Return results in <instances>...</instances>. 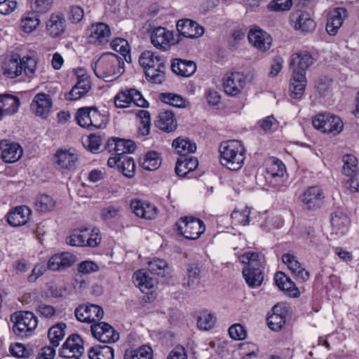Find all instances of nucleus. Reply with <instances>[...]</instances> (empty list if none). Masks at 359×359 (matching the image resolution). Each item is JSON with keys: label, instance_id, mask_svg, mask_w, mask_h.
<instances>
[{"label": "nucleus", "instance_id": "4d7b16f0", "mask_svg": "<svg viewBox=\"0 0 359 359\" xmlns=\"http://www.w3.org/2000/svg\"><path fill=\"white\" fill-rule=\"evenodd\" d=\"M40 20L36 13H29L22 20V27L25 32H32L39 25Z\"/></svg>", "mask_w": 359, "mask_h": 359}, {"label": "nucleus", "instance_id": "4be33fe9", "mask_svg": "<svg viewBox=\"0 0 359 359\" xmlns=\"http://www.w3.org/2000/svg\"><path fill=\"white\" fill-rule=\"evenodd\" d=\"M348 15V11L344 8H336L331 11L326 24V31L328 34L335 35Z\"/></svg>", "mask_w": 359, "mask_h": 359}, {"label": "nucleus", "instance_id": "393cba45", "mask_svg": "<svg viewBox=\"0 0 359 359\" xmlns=\"http://www.w3.org/2000/svg\"><path fill=\"white\" fill-rule=\"evenodd\" d=\"M31 210L25 205L18 206L11 210L7 215V222L11 226H20L29 220Z\"/></svg>", "mask_w": 359, "mask_h": 359}, {"label": "nucleus", "instance_id": "052dcab7", "mask_svg": "<svg viewBox=\"0 0 359 359\" xmlns=\"http://www.w3.org/2000/svg\"><path fill=\"white\" fill-rule=\"evenodd\" d=\"M53 0H32L31 7L32 11L36 13H46L52 7Z\"/></svg>", "mask_w": 359, "mask_h": 359}, {"label": "nucleus", "instance_id": "5701e85b", "mask_svg": "<svg viewBox=\"0 0 359 359\" xmlns=\"http://www.w3.org/2000/svg\"><path fill=\"white\" fill-rule=\"evenodd\" d=\"M55 163L60 170H72L76 167L78 154L73 149H60L55 155Z\"/></svg>", "mask_w": 359, "mask_h": 359}, {"label": "nucleus", "instance_id": "72a5a7b5", "mask_svg": "<svg viewBox=\"0 0 359 359\" xmlns=\"http://www.w3.org/2000/svg\"><path fill=\"white\" fill-rule=\"evenodd\" d=\"M156 126L161 130L167 133L175 130L177 128V121L174 114L170 111H163L159 113Z\"/></svg>", "mask_w": 359, "mask_h": 359}, {"label": "nucleus", "instance_id": "603ef678", "mask_svg": "<svg viewBox=\"0 0 359 359\" xmlns=\"http://www.w3.org/2000/svg\"><path fill=\"white\" fill-rule=\"evenodd\" d=\"M344 165L342 166V172L348 177H353L358 170V160L352 154H346L342 158Z\"/></svg>", "mask_w": 359, "mask_h": 359}, {"label": "nucleus", "instance_id": "49530a36", "mask_svg": "<svg viewBox=\"0 0 359 359\" xmlns=\"http://www.w3.org/2000/svg\"><path fill=\"white\" fill-rule=\"evenodd\" d=\"M200 273L201 270L196 264L188 265L183 285L189 287H195L200 283Z\"/></svg>", "mask_w": 359, "mask_h": 359}, {"label": "nucleus", "instance_id": "9b49d317", "mask_svg": "<svg viewBox=\"0 0 359 359\" xmlns=\"http://www.w3.org/2000/svg\"><path fill=\"white\" fill-rule=\"evenodd\" d=\"M315 62V58L307 51L293 54L290 58V69L293 74H304L306 76V69Z\"/></svg>", "mask_w": 359, "mask_h": 359}, {"label": "nucleus", "instance_id": "423d86ee", "mask_svg": "<svg viewBox=\"0 0 359 359\" xmlns=\"http://www.w3.org/2000/svg\"><path fill=\"white\" fill-rule=\"evenodd\" d=\"M76 119L79 125L88 130L102 128L105 121L104 116L93 107L79 109L76 114Z\"/></svg>", "mask_w": 359, "mask_h": 359}, {"label": "nucleus", "instance_id": "864d4df0", "mask_svg": "<svg viewBox=\"0 0 359 359\" xmlns=\"http://www.w3.org/2000/svg\"><path fill=\"white\" fill-rule=\"evenodd\" d=\"M250 210L245 207L243 210H239L235 209L231 215L232 222L235 225L241 224L246 226L250 223Z\"/></svg>", "mask_w": 359, "mask_h": 359}, {"label": "nucleus", "instance_id": "ea45409f", "mask_svg": "<svg viewBox=\"0 0 359 359\" xmlns=\"http://www.w3.org/2000/svg\"><path fill=\"white\" fill-rule=\"evenodd\" d=\"M0 104L4 116L11 115L18 111L20 105L19 99L11 95H0Z\"/></svg>", "mask_w": 359, "mask_h": 359}, {"label": "nucleus", "instance_id": "bb28decb", "mask_svg": "<svg viewBox=\"0 0 359 359\" xmlns=\"http://www.w3.org/2000/svg\"><path fill=\"white\" fill-rule=\"evenodd\" d=\"M198 165V159L193 156H182L177 161L175 172L178 176L185 177Z\"/></svg>", "mask_w": 359, "mask_h": 359}, {"label": "nucleus", "instance_id": "e2e57ef3", "mask_svg": "<svg viewBox=\"0 0 359 359\" xmlns=\"http://www.w3.org/2000/svg\"><path fill=\"white\" fill-rule=\"evenodd\" d=\"M215 318L211 313H201L197 320L198 327L201 330H208L212 328L215 324Z\"/></svg>", "mask_w": 359, "mask_h": 359}, {"label": "nucleus", "instance_id": "39448f33", "mask_svg": "<svg viewBox=\"0 0 359 359\" xmlns=\"http://www.w3.org/2000/svg\"><path fill=\"white\" fill-rule=\"evenodd\" d=\"M13 323V331L19 337H27L32 334L38 325L36 316L30 311L15 312L11 316Z\"/></svg>", "mask_w": 359, "mask_h": 359}, {"label": "nucleus", "instance_id": "2eb2a0df", "mask_svg": "<svg viewBox=\"0 0 359 359\" xmlns=\"http://www.w3.org/2000/svg\"><path fill=\"white\" fill-rule=\"evenodd\" d=\"M65 15L60 12L53 13L46 22V34L51 38L60 37L66 31Z\"/></svg>", "mask_w": 359, "mask_h": 359}, {"label": "nucleus", "instance_id": "79ce46f5", "mask_svg": "<svg viewBox=\"0 0 359 359\" xmlns=\"http://www.w3.org/2000/svg\"><path fill=\"white\" fill-rule=\"evenodd\" d=\"M172 146L175 147L180 156H188L187 154L194 153L196 150V144L195 142L189 139L181 137L176 138L172 142Z\"/></svg>", "mask_w": 359, "mask_h": 359}, {"label": "nucleus", "instance_id": "6e6552de", "mask_svg": "<svg viewBox=\"0 0 359 359\" xmlns=\"http://www.w3.org/2000/svg\"><path fill=\"white\" fill-rule=\"evenodd\" d=\"M315 128L325 133L339 134L343 129L344 124L339 116L330 114H321L313 119Z\"/></svg>", "mask_w": 359, "mask_h": 359}, {"label": "nucleus", "instance_id": "680f3d73", "mask_svg": "<svg viewBox=\"0 0 359 359\" xmlns=\"http://www.w3.org/2000/svg\"><path fill=\"white\" fill-rule=\"evenodd\" d=\"M137 116L140 119L141 126L140 130L143 135H147L149 133V128L151 126L150 114L146 110H139L137 112Z\"/></svg>", "mask_w": 359, "mask_h": 359}, {"label": "nucleus", "instance_id": "09e8293b", "mask_svg": "<svg viewBox=\"0 0 359 359\" xmlns=\"http://www.w3.org/2000/svg\"><path fill=\"white\" fill-rule=\"evenodd\" d=\"M239 259L243 264H247L245 268H260L264 263L263 256L257 252H247Z\"/></svg>", "mask_w": 359, "mask_h": 359}, {"label": "nucleus", "instance_id": "6ab92c4d", "mask_svg": "<svg viewBox=\"0 0 359 359\" xmlns=\"http://www.w3.org/2000/svg\"><path fill=\"white\" fill-rule=\"evenodd\" d=\"M76 262V257L70 252H64L53 255L48 260L47 267L49 270L63 271L69 268Z\"/></svg>", "mask_w": 359, "mask_h": 359}, {"label": "nucleus", "instance_id": "c756f323", "mask_svg": "<svg viewBox=\"0 0 359 359\" xmlns=\"http://www.w3.org/2000/svg\"><path fill=\"white\" fill-rule=\"evenodd\" d=\"M172 71L180 76L189 77L196 70V65L191 60L174 59L171 64Z\"/></svg>", "mask_w": 359, "mask_h": 359}, {"label": "nucleus", "instance_id": "f8f14e48", "mask_svg": "<svg viewBox=\"0 0 359 359\" xmlns=\"http://www.w3.org/2000/svg\"><path fill=\"white\" fill-rule=\"evenodd\" d=\"M74 313L79 321L88 323L100 321L104 316L103 309L95 304L80 306L75 309Z\"/></svg>", "mask_w": 359, "mask_h": 359}, {"label": "nucleus", "instance_id": "dca6fc26", "mask_svg": "<svg viewBox=\"0 0 359 359\" xmlns=\"http://www.w3.org/2000/svg\"><path fill=\"white\" fill-rule=\"evenodd\" d=\"M0 150L1 159L8 163L18 161L23 154L22 148L19 144L6 140L0 142Z\"/></svg>", "mask_w": 359, "mask_h": 359}, {"label": "nucleus", "instance_id": "b1692460", "mask_svg": "<svg viewBox=\"0 0 359 359\" xmlns=\"http://www.w3.org/2000/svg\"><path fill=\"white\" fill-rule=\"evenodd\" d=\"M52 100L48 95L45 93L36 94L30 105L32 111L36 116L46 117L50 111Z\"/></svg>", "mask_w": 359, "mask_h": 359}, {"label": "nucleus", "instance_id": "774afa93", "mask_svg": "<svg viewBox=\"0 0 359 359\" xmlns=\"http://www.w3.org/2000/svg\"><path fill=\"white\" fill-rule=\"evenodd\" d=\"M292 5V0H273L269 4V8L273 11H284L289 10Z\"/></svg>", "mask_w": 359, "mask_h": 359}, {"label": "nucleus", "instance_id": "7c9ffc66", "mask_svg": "<svg viewBox=\"0 0 359 359\" xmlns=\"http://www.w3.org/2000/svg\"><path fill=\"white\" fill-rule=\"evenodd\" d=\"M330 223L333 233L344 234L348 230L350 221L346 215L337 210L331 215Z\"/></svg>", "mask_w": 359, "mask_h": 359}, {"label": "nucleus", "instance_id": "3c124183", "mask_svg": "<svg viewBox=\"0 0 359 359\" xmlns=\"http://www.w3.org/2000/svg\"><path fill=\"white\" fill-rule=\"evenodd\" d=\"M55 201L47 194L39 195L34 202V208L36 211L47 212L53 210Z\"/></svg>", "mask_w": 359, "mask_h": 359}, {"label": "nucleus", "instance_id": "9d476101", "mask_svg": "<svg viewBox=\"0 0 359 359\" xmlns=\"http://www.w3.org/2000/svg\"><path fill=\"white\" fill-rule=\"evenodd\" d=\"M151 42L156 48L166 50L170 46L177 43L173 32L162 27L154 28L151 34Z\"/></svg>", "mask_w": 359, "mask_h": 359}, {"label": "nucleus", "instance_id": "0eeeda50", "mask_svg": "<svg viewBox=\"0 0 359 359\" xmlns=\"http://www.w3.org/2000/svg\"><path fill=\"white\" fill-rule=\"evenodd\" d=\"M177 226L180 234L189 240L198 239L205 230L203 222L192 217L181 218L180 222L177 223Z\"/></svg>", "mask_w": 359, "mask_h": 359}, {"label": "nucleus", "instance_id": "c85d7f7f", "mask_svg": "<svg viewBox=\"0 0 359 359\" xmlns=\"http://www.w3.org/2000/svg\"><path fill=\"white\" fill-rule=\"evenodd\" d=\"M130 208L137 217L147 219H154L157 214V208L149 204H144L140 200H133L130 202Z\"/></svg>", "mask_w": 359, "mask_h": 359}, {"label": "nucleus", "instance_id": "ddd939ff", "mask_svg": "<svg viewBox=\"0 0 359 359\" xmlns=\"http://www.w3.org/2000/svg\"><path fill=\"white\" fill-rule=\"evenodd\" d=\"M83 351V340L79 334H72L66 339L59 354L66 358H79Z\"/></svg>", "mask_w": 359, "mask_h": 359}, {"label": "nucleus", "instance_id": "13d9d810", "mask_svg": "<svg viewBox=\"0 0 359 359\" xmlns=\"http://www.w3.org/2000/svg\"><path fill=\"white\" fill-rule=\"evenodd\" d=\"M111 46L114 50L119 52L122 55L123 58L126 61L128 62L127 57L130 58V55H128L129 53V46L126 39L117 38L112 41Z\"/></svg>", "mask_w": 359, "mask_h": 359}, {"label": "nucleus", "instance_id": "f257e3e1", "mask_svg": "<svg viewBox=\"0 0 359 359\" xmlns=\"http://www.w3.org/2000/svg\"><path fill=\"white\" fill-rule=\"evenodd\" d=\"M95 75L105 81L116 80L124 72V61L111 53L103 54L92 66Z\"/></svg>", "mask_w": 359, "mask_h": 359}, {"label": "nucleus", "instance_id": "58836bf2", "mask_svg": "<svg viewBox=\"0 0 359 359\" xmlns=\"http://www.w3.org/2000/svg\"><path fill=\"white\" fill-rule=\"evenodd\" d=\"M272 311L273 313L267 318L268 326L272 330L279 331L285 323V312L277 305Z\"/></svg>", "mask_w": 359, "mask_h": 359}, {"label": "nucleus", "instance_id": "37998d69", "mask_svg": "<svg viewBox=\"0 0 359 359\" xmlns=\"http://www.w3.org/2000/svg\"><path fill=\"white\" fill-rule=\"evenodd\" d=\"M153 351L147 345H143L135 349H128L125 351L123 359H152Z\"/></svg>", "mask_w": 359, "mask_h": 359}, {"label": "nucleus", "instance_id": "4c0bfd02", "mask_svg": "<svg viewBox=\"0 0 359 359\" xmlns=\"http://www.w3.org/2000/svg\"><path fill=\"white\" fill-rule=\"evenodd\" d=\"M243 276L247 284L251 287L260 286L264 280V276L260 268H244Z\"/></svg>", "mask_w": 359, "mask_h": 359}, {"label": "nucleus", "instance_id": "a19ab883", "mask_svg": "<svg viewBox=\"0 0 359 359\" xmlns=\"http://www.w3.org/2000/svg\"><path fill=\"white\" fill-rule=\"evenodd\" d=\"M90 359H114V349L107 345H97L88 351Z\"/></svg>", "mask_w": 359, "mask_h": 359}, {"label": "nucleus", "instance_id": "2f4dec72", "mask_svg": "<svg viewBox=\"0 0 359 359\" xmlns=\"http://www.w3.org/2000/svg\"><path fill=\"white\" fill-rule=\"evenodd\" d=\"M292 21L294 23V28L303 32H310L316 27L315 22L306 13H299L292 15Z\"/></svg>", "mask_w": 359, "mask_h": 359}, {"label": "nucleus", "instance_id": "c9c22d12", "mask_svg": "<svg viewBox=\"0 0 359 359\" xmlns=\"http://www.w3.org/2000/svg\"><path fill=\"white\" fill-rule=\"evenodd\" d=\"M90 89V81L89 79L77 81L72 90L65 95V98L68 100H77L85 95Z\"/></svg>", "mask_w": 359, "mask_h": 359}, {"label": "nucleus", "instance_id": "a878e982", "mask_svg": "<svg viewBox=\"0 0 359 359\" xmlns=\"http://www.w3.org/2000/svg\"><path fill=\"white\" fill-rule=\"evenodd\" d=\"M274 280L278 288L287 293L290 297H297L300 295V292L296 287L294 283L283 272H276L274 276Z\"/></svg>", "mask_w": 359, "mask_h": 359}, {"label": "nucleus", "instance_id": "cd10ccee", "mask_svg": "<svg viewBox=\"0 0 359 359\" xmlns=\"http://www.w3.org/2000/svg\"><path fill=\"white\" fill-rule=\"evenodd\" d=\"M267 172L272 177L273 186L278 191H284L286 185L279 183V179L284 177L285 166L280 160H273L271 166L267 169Z\"/></svg>", "mask_w": 359, "mask_h": 359}, {"label": "nucleus", "instance_id": "f3484780", "mask_svg": "<svg viewBox=\"0 0 359 359\" xmlns=\"http://www.w3.org/2000/svg\"><path fill=\"white\" fill-rule=\"evenodd\" d=\"M88 43L101 45L109 41L110 29L109 26L103 22L92 25L87 30Z\"/></svg>", "mask_w": 359, "mask_h": 359}, {"label": "nucleus", "instance_id": "de8ad7c7", "mask_svg": "<svg viewBox=\"0 0 359 359\" xmlns=\"http://www.w3.org/2000/svg\"><path fill=\"white\" fill-rule=\"evenodd\" d=\"M89 229L86 227L80 230H74L70 236L67 237L66 243L72 246H86V237L88 236L87 231Z\"/></svg>", "mask_w": 359, "mask_h": 359}, {"label": "nucleus", "instance_id": "c03bdc74", "mask_svg": "<svg viewBox=\"0 0 359 359\" xmlns=\"http://www.w3.org/2000/svg\"><path fill=\"white\" fill-rule=\"evenodd\" d=\"M133 93L139 95L137 90L129 88L119 91L114 97V104L117 108H126L132 103Z\"/></svg>", "mask_w": 359, "mask_h": 359}, {"label": "nucleus", "instance_id": "69168bd1", "mask_svg": "<svg viewBox=\"0 0 359 359\" xmlns=\"http://www.w3.org/2000/svg\"><path fill=\"white\" fill-rule=\"evenodd\" d=\"M149 271L152 274L164 275L165 269L167 264L164 260L156 259L149 263Z\"/></svg>", "mask_w": 359, "mask_h": 359}, {"label": "nucleus", "instance_id": "e433bc0d", "mask_svg": "<svg viewBox=\"0 0 359 359\" xmlns=\"http://www.w3.org/2000/svg\"><path fill=\"white\" fill-rule=\"evenodd\" d=\"M150 273L149 271L140 270L133 276L134 283L142 292H146V290L151 289L154 286L156 281L150 276Z\"/></svg>", "mask_w": 359, "mask_h": 359}, {"label": "nucleus", "instance_id": "5fc2aeb1", "mask_svg": "<svg viewBox=\"0 0 359 359\" xmlns=\"http://www.w3.org/2000/svg\"><path fill=\"white\" fill-rule=\"evenodd\" d=\"M160 99L162 102L170 106L178 108L186 107V100L182 96L174 93H161Z\"/></svg>", "mask_w": 359, "mask_h": 359}, {"label": "nucleus", "instance_id": "f704fd0d", "mask_svg": "<svg viewBox=\"0 0 359 359\" xmlns=\"http://www.w3.org/2000/svg\"><path fill=\"white\" fill-rule=\"evenodd\" d=\"M301 198L310 209L315 207L323 198V193L320 187H311L304 193Z\"/></svg>", "mask_w": 359, "mask_h": 359}, {"label": "nucleus", "instance_id": "412c9836", "mask_svg": "<svg viewBox=\"0 0 359 359\" xmlns=\"http://www.w3.org/2000/svg\"><path fill=\"white\" fill-rule=\"evenodd\" d=\"M176 27L179 34L187 38H198L204 34V28L189 19L178 20Z\"/></svg>", "mask_w": 359, "mask_h": 359}, {"label": "nucleus", "instance_id": "338daca9", "mask_svg": "<svg viewBox=\"0 0 359 359\" xmlns=\"http://www.w3.org/2000/svg\"><path fill=\"white\" fill-rule=\"evenodd\" d=\"M259 126L265 132L273 131L278 127V122L273 116L260 120L258 122Z\"/></svg>", "mask_w": 359, "mask_h": 359}, {"label": "nucleus", "instance_id": "7ed1b4c3", "mask_svg": "<svg viewBox=\"0 0 359 359\" xmlns=\"http://www.w3.org/2000/svg\"><path fill=\"white\" fill-rule=\"evenodd\" d=\"M220 163L231 170L241 169L245 160V148L236 140L223 142L219 146Z\"/></svg>", "mask_w": 359, "mask_h": 359}, {"label": "nucleus", "instance_id": "20e7f679", "mask_svg": "<svg viewBox=\"0 0 359 359\" xmlns=\"http://www.w3.org/2000/svg\"><path fill=\"white\" fill-rule=\"evenodd\" d=\"M36 62L34 57L25 56L20 58L18 55H13L5 60L2 69L4 74L10 79L20 76L22 71L31 77L36 70Z\"/></svg>", "mask_w": 359, "mask_h": 359}, {"label": "nucleus", "instance_id": "a211bd4d", "mask_svg": "<svg viewBox=\"0 0 359 359\" xmlns=\"http://www.w3.org/2000/svg\"><path fill=\"white\" fill-rule=\"evenodd\" d=\"M107 147L109 151L114 155L123 156L125 154L133 153L136 149V145L130 140L111 137L107 141Z\"/></svg>", "mask_w": 359, "mask_h": 359}, {"label": "nucleus", "instance_id": "6e6d98bb", "mask_svg": "<svg viewBox=\"0 0 359 359\" xmlns=\"http://www.w3.org/2000/svg\"><path fill=\"white\" fill-rule=\"evenodd\" d=\"M118 170L127 177L131 178L135 175V164L133 158L123 156Z\"/></svg>", "mask_w": 359, "mask_h": 359}, {"label": "nucleus", "instance_id": "0e129e2a", "mask_svg": "<svg viewBox=\"0 0 359 359\" xmlns=\"http://www.w3.org/2000/svg\"><path fill=\"white\" fill-rule=\"evenodd\" d=\"M229 334L234 340H243L247 336V331L241 324H234L229 328Z\"/></svg>", "mask_w": 359, "mask_h": 359}, {"label": "nucleus", "instance_id": "8fccbe9b", "mask_svg": "<svg viewBox=\"0 0 359 359\" xmlns=\"http://www.w3.org/2000/svg\"><path fill=\"white\" fill-rule=\"evenodd\" d=\"M161 159L159 154L154 151H148L144 156L141 165L147 170H156L161 165Z\"/></svg>", "mask_w": 359, "mask_h": 359}, {"label": "nucleus", "instance_id": "a18cd8bd", "mask_svg": "<svg viewBox=\"0 0 359 359\" xmlns=\"http://www.w3.org/2000/svg\"><path fill=\"white\" fill-rule=\"evenodd\" d=\"M67 326L65 323H60L52 326L48 332V337L53 346L57 347L60 345L65 335Z\"/></svg>", "mask_w": 359, "mask_h": 359}, {"label": "nucleus", "instance_id": "4468645a", "mask_svg": "<svg viewBox=\"0 0 359 359\" xmlns=\"http://www.w3.org/2000/svg\"><path fill=\"white\" fill-rule=\"evenodd\" d=\"M93 336L102 343H114L118 340L119 334L109 324L101 322L91 325Z\"/></svg>", "mask_w": 359, "mask_h": 359}, {"label": "nucleus", "instance_id": "1a4fd4ad", "mask_svg": "<svg viewBox=\"0 0 359 359\" xmlns=\"http://www.w3.org/2000/svg\"><path fill=\"white\" fill-rule=\"evenodd\" d=\"M245 76L241 72H228L223 78L224 92L235 96L241 93L245 85Z\"/></svg>", "mask_w": 359, "mask_h": 359}, {"label": "nucleus", "instance_id": "aec40b11", "mask_svg": "<svg viewBox=\"0 0 359 359\" xmlns=\"http://www.w3.org/2000/svg\"><path fill=\"white\" fill-rule=\"evenodd\" d=\"M249 42L261 51H266L271 48L272 38L265 31L255 28L251 29L248 36Z\"/></svg>", "mask_w": 359, "mask_h": 359}, {"label": "nucleus", "instance_id": "473e14b6", "mask_svg": "<svg viewBox=\"0 0 359 359\" xmlns=\"http://www.w3.org/2000/svg\"><path fill=\"white\" fill-rule=\"evenodd\" d=\"M306 83L307 80L304 74L298 75L297 73L295 74H292L290 83L291 97L294 99L301 98L304 93Z\"/></svg>", "mask_w": 359, "mask_h": 359}, {"label": "nucleus", "instance_id": "f03ea898", "mask_svg": "<svg viewBox=\"0 0 359 359\" xmlns=\"http://www.w3.org/2000/svg\"><path fill=\"white\" fill-rule=\"evenodd\" d=\"M140 65L143 67L147 79L154 83H161L165 79V60L156 53L146 50L139 58Z\"/></svg>", "mask_w": 359, "mask_h": 359}, {"label": "nucleus", "instance_id": "bf43d9fd", "mask_svg": "<svg viewBox=\"0 0 359 359\" xmlns=\"http://www.w3.org/2000/svg\"><path fill=\"white\" fill-rule=\"evenodd\" d=\"M121 212V206L118 205H110L101 210L100 217L103 220L107 221L119 216Z\"/></svg>", "mask_w": 359, "mask_h": 359}]
</instances>
